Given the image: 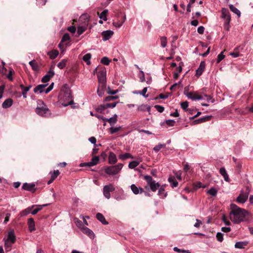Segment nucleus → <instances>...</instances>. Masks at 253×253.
<instances>
[{
  "mask_svg": "<svg viewBox=\"0 0 253 253\" xmlns=\"http://www.w3.org/2000/svg\"><path fill=\"white\" fill-rule=\"evenodd\" d=\"M22 189L23 190L30 191L33 193H34L37 190L36 185L34 183H24L22 185Z\"/></svg>",
  "mask_w": 253,
  "mask_h": 253,
  "instance_id": "9d476101",
  "label": "nucleus"
},
{
  "mask_svg": "<svg viewBox=\"0 0 253 253\" xmlns=\"http://www.w3.org/2000/svg\"><path fill=\"white\" fill-rule=\"evenodd\" d=\"M20 87L22 89V92H27L32 87V85H29L25 87L23 84H20Z\"/></svg>",
  "mask_w": 253,
  "mask_h": 253,
  "instance_id": "a19ab883",
  "label": "nucleus"
},
{
  "mask_svg": "<svg viewBox=\"0 0 253 253\" xmlns=\"http://www.w3.org/2000/svg\"><path fill=\"white\" fill-rule=\"evenodd\" d=\"M13 104V100L11 98L6 99L2 104V107L4 109L9 108Z\"/></svg>",
  "mask_w": 253,
  "mask_h": 253,
  "instance_id": "aec40b11",
  "label": "nucleus"
},
{
  "mask_svg": "<svg viewBox=\"0 0 253 253\" xmlns=\"http://www.w3.org/2000/svg\"><path fill=\"white\" fill-rule=\"evenodd\" d=\"M106 87V84H104V86L103 87H102V84H99V86L97 90V92L99 96L102 97L104 95Z\"/></svg>",
  "mask_w": 253,
  "mask_h": 253,
  "instance_id": "412c9836",
  "label": "nucleus"
},
{
  "mask_svg": "<svg viewBox=\"0 0 253 253\" xmlns=\"http://www.w3.org/2000/svg\"><path fill=\"white\" fill-rule=\"evenodd\" d=\"M29 63L33 70L36 71L39 70V66L35 60H32Z\"/></svg>",
  "mask_w": 253,
  "mask_h": 253,
  "instance_id": "72a5a7b5",
  "label": "nucleus"
},
{
  "mask_svg": "<svg viewBox=\"0 0 253 253\" xmlns=\"http://www.w3.org/2000/svg\"><path fill=\"white\" fill-rule=\"evenodd\" d=\"M36 112L39 115L44 117H48L51 115L50 112L46 105L41 100L37 101V107L36 109Z\"/></svg>",
  "mask_w": 253,
  "mask_h": 253,
  "instance_id": "7ed1b4c3",
  "label": "nucleus"
},
{
  "mask_svg": "<svg viewBox=\"0 0 253 253\" xmlns=\"http://www.w3.org/2000/svg\"><path fill=\"white\" fill-rule=\"evenodd\" d=\"M16 241V236L13 230H10L7 234V239L5 240L4 246L6 250H10L11 245Z\"/></svg>",
  "mask_w": 253,
  "mask_h": 253,
  "instance_id": "39448f33",
  "label": "nucleus"
},
{
  "mask_svg": "<svg viewBox=\"0 0 253 253\" xmlns=\"http://www.w3.org/2000/svg\"><path fill=\"white\" fill-rule=\"evenodd\" d=\"M248 244V241L237 242L235 244V248L237 249H244Z\"/></svg>",
  "mask_w": 253,
  "mask_h": 253,
  "instance_id": "393cba45",
  "label": "nucleus"
},
{
  "mask_svg": "<svg viewBox=\"0 0 253 253\" xmlns=\"http://www.w3.org/2000/svg\"><path fill=\"white\" fill-rule=\"evenodd\" d=\"M137 109L139 111H147L148 112H150L151 110V107L150 106L143 104L138 106Z\"/></svg>",
  "mask_w": 253,
  "mask_h": 253,
  "instance_id": "5701e85b",
  "label": "nucleus"
},
{
  "mask_svg": "<svg viewBox=\"0 0 253 253\" xmlns=\"http://www.w3.org/2000/svg\"><path fill=\"white\" fill-rule=\"evenodd\" d=\"M54 68H55L54 65H51L49 68V71L47 72V73L45 75L46 76H47V77H48L50 79L51 78H52L55 74L54 71Z\"/></svg>",
  "mask_w": 253,
  "mask_h": 253,
  "instance_id": "c756f323",
  "label": "nucleus"
},
{
  "mask_svg": "<svg viewBox=\"0 0 253 253\" xmlns=\"http://www.w3.org/2000/svg\"><path fill=\"white\" fill-rule=\"evenodd\" d=\"M230 20H229L228 21V20H225V22H224V29L226 30H229V28H230Z\"/></svg>",
  "mask_w": 253,
  "mask_h": 253,
  "instance_id": "bf43d9fd",
  "label": "nucleus"
},
{
  "mask_svg": "<svg viewBox=\"0 0 253 253\" xmlns=\"http://www.w3.org/2000/svg\"><path fill=\"white\" fill-rule=\"evenodd\" d=\"M119 158H123V159H125V158H133V157L131 156V155L129 153H126L123 154H121L119 156Z\"/></svg>",
  "mask_w": 253,
  "mask_h": 253,
  "instance_id": "5fc2aeb1",
  "label": "nucleus"
},
{
  "mask_svg": "<svg viewBox=\"0 0 253 253\" xmlns=\"http://www.w3.org/2000/svg\"><path fill=\"white\" fill-rule=\"evenodd\" d=\"M67 60L66 59H63L61 62L58 63L57 67L60 69H63L66 65Z\"/></svg>",
  "mask_w": 253,
  "mask_h": 253,
  "instance_id": "79ce46f5",
  "label": "nucleus"
},
{
  "mask_svg": "<svg viewBox=\"0 0 253 253\" xmlns=\"http://www.w3.org/2000/svg\"><path fill=\"white\" fill-rule=\"evenodd\" d=\"M58 99L62 105L64 107L73 103L71 91L67 84H64L61 88Z\"/></svg>",
  "mask_w": 253,
  "mask_h": 253,
  "instance_id": "f03ea898",
  "label": "nucleus"
},
{
  "mask_svg": "<svg viewBox=\"0 0 253 253\" xmlns=\"http://www.w3.org/2000/svg\"><path fill=\"white\" fill-rule=\"evenodd\" d=\"M123 167V165L122 164L119 163L115 166L105 167L104 171L109 175H115L121 171Z\"/></svg>",
  "mask_w": 253,
  "mask_h": 253,
  "instance_id": "423d86ee",
  "label": "nucleus"
},
{
  "mask_svg": "<svg viewBox=\"0 0 253 253\" xmlns=\"http://www.w3.org/2000/svg\"><path fill=\"white\" fill-rule=\"evenodd\" d=\"M70 39V37L68 33H65L63 36L62 39H61V42H65L66 41H69Z\"/></svg>",
  "mask_w": 253,
  "mask_h": 253,
  "instance_id": "864d4df0",
  "label": "nucleus"
},
{
  "mask_svg": "<svg viewBox=\"0 0 253 253\" xmlns=\"http://www.w3.org/2000/svg\"><path fill=\"white\" fill-rule=\"evenodd\" d=\"M117 104V102H113L112 103H106V104H105V105H106V108H113L116 107Z\"/></svg>",
  "mask_w": 253,
  "mask_h": 253,
  "instance_id": "0e129e2a",
  "label": "nucleus"
},
{
  "mask_svg": "<svg viewBox=\"0 0 253 253\" xmlns=\"http://www.w3.org/2000/svg\"><path fill=\"white\" fill-rule=\"evenodd\" d=\"M110 62L111 60L107 57H103L101 60V62L105 65H108Z\"/></svg>",
  "mask_w": 253,
  "mask_h": 253,
  "instance_id": "49530a36",
  "label": "nucleus"
},
{
  "mask_svg": "<svg viewBox=\"0 0 253 253\" xmlns=\"http://www.w3.org/2000/svg\"><path fill=\"white\" fill-rule=\"evenodd\" d=\"M139 78L141 82H144L145 81L144 73L143 71L140 70L139 74Z\"/></svg>",
  "mask_w": 253,
  "mask_h": 253,
  "instance_id": "603ef678",
  "label": "nucleus"
},
{
  "mask_svg": "<svg viewBox=\"0 0 253 253\" xmlns=\"http://www.w3.org/2000/svg\"><path fill=\"white\" fill-rule=\"evenodd\" d=\"M222 15L221 17L225 20H231V17L229 10L225 8H222L221 10Z\"/></svg>",
  "mask_w": 253,
  "mask_h": 253,
  "instance_id": "dca6fc26",
  "label": "nucleus"
},
{
  "mask_svg": "<svg viewBox=\"0 0 253 253\" xmlns=\"http://www.w3.org/2000/svg\"><path fill=\"white\" fill-rule=\"evenodd\" d=\"M229 8L231 11H232L233 13L237 14L238 17H240L241 16V12L240 10L238 9L236 7H235L233 5L230 4Z\"/></svg>",
  "mask_w": 253,
  "mask_h": 253,
  "instance_id": "2f4dec72",
  "label": "nucleus"
},
{
  "mask_svg": "<svg viewBox=\"0 0 253 253\" xmlns=\"http://www.w3.org/2000/svg\"><path fill=\"white\" fill-rule=\"evenodd\" d=\"M35 206L33 205L31 207H28V208L26 209L24 211H23L21 212V215L22 216H25L27 214L31 212V210Z\"/></svg>",
  "mask_w": 253,
  "mask_h": 253,
  "instance_id": "a18cd8bd",
  "label": "nucleus"
},
{
  "mask_svg": "<svg viewBox=\"0 0 253 253\" xmlns=\"http://www.w3.org/2000/svg\"><path fill=\"white\" fill-rule=\"evenodd\" d=\"M91 58V54L90 53H88L85 54L82 58V59L84 61L87 65H89L91 64L90 59Z\"/></svg>",
  "mask_w": 253,
  "mask_h": 253,
  "instance_id": "cd10ccee",
  "label": "nucleus"
},
{
  "mask_svg": "<svg viewBox=\"0 0 253 253\" xmlns=\"http://www.w3.org/2000/svg\"><path fill=\"white\" fill-rule=\"evenodd\" d=\"M161 45L163 48L166 47L167 45V40L166 37H162L160 38Z\"/></svg>",
  "mask_w": 253,
  "mask_h": 253,
  "instance_id": "58836bf2",
  "label": "nucleus"
},
{
  "mask_svg": "<svg viewBox=\"0 0 253 253\" xmlns=\"http://www.w3.org/2000/svg\"><path fill=\"white\" fill-rule=\"evenodd\" d=\"M49 174L51 176V178L52 180H55L57 177L59 175L60 172L58 170H54L53 172H50Z\"/></svg>",
  "mask_w": 253,
  "mask_h": 253,
  "instance_id": "e433bc0d",
  "label": "nucleus"
},
{
  "mask_svg": "<svg viewBox=\"0 0 253 253\" xmlns=\"http://www.w3.org/2000/svg\"><path fill=\"white\" fill-rule=\"evenodd\" d=\"M121 126L115 127H111L110 128V133L111 134H113L118 132L119 130H120L121 129Z\"/></svg>",
  "mask_w": 253,
  "mask_h": 253,
  "instance_id": "09e8293b",
  "label": "nucleus"
},
{
  "mask_svg": "<svg viewBox=\"0 0 253 253\" xmlns=\"http://www.w3.org/2000/svg\"><path fill=\"white\" fill-rule=\"evenodd\" d=\"M144 26L147 28L148 30H150L152 27V25L151 23L148 21H146L144 22Z\"/></svg>",
  "mask_w": 253,
  "mask_h": 253,
  "instance_id": "774afa93",
  "label": "nucleus"
},
{
  "mask_svg": "<svg viewBox=\"0 0 253 253\" xmlns=\"http://www.w3.org/2000/svg\"><path fill=\"white\" fill-rule=\"evenodd\" d=\"M211 118V116H205V117L200 118L197 120H194L192 122V125H197V124H199L200 123H202L207 122L208 121H209Z\"/></svg>",
  "mask_w": 253,
  "mask_h": 253,
  "instance_id": "2eb2a0df",
  "label": "nucleus"
},
{
  "mask_svg": "<svg viewBox=\"0 0 253 253\" xmlns=\"http://www.w3.org/2000/svg\"><path fill=\"white\" fill-rule=\"evenodd\" d=\"M140 161H133L129 163L128 167L130 169H134L136 167Z\"/></svg>",
  "mask_w": 253,
  "mask_h": 253,
  "instance_id": "ea45409f",
  "label": "nucleus"
},
{
  "mask_svg": "<svg viewBox=\"0 0 253 253\" xmlns=\"http://www.w3.org/2000/svg\"><path fill=\"white\" fill-rule=\"evenodd\" d=\"M144 179L147 182V185L145 187L146 189H149V187L151 191L155 192L160 186L159 182H156L150 175H145Z\"/></svg>",
  "mask_w": 253,
  "mask_h": 253,
  "instance_id": "20e7f679",
  "label": "nucleus"
},
{
  "mask_svg": "<svg viewBox=\"0 0 253 253\" xmlns=\"http://www.w3.org/2000/svg\"><path fill=\"white\" fill-rule=\"evenodd\" d=\"M130 189L132 192L135 194H141L143 193L144 190L140 187H137L135 184H133L130 186Z\"/></svg>",
  "mask_w": 253,
  "mask_h": 253,
  "instance_id": "f3484780",
  "label": "nucleus"
},
{
  "mask_svg": "<svg viewBox=\"0 0 253 253\" xmlns=\"http://www.w3.org/2000/svg\"><path fill=\"white\" fill-rule=\"evenodd\" d=\"M124 22H114L113 25L116 28L121 27L123 24Z\"/></svg>",
  "mask_w": 253,
  "mask_h": 253,
  "instance_id": "338daca9",
  "label": "nucleus"
},
{
  "mask_svg": "<svg viewBox=\"0 0 253 253\" xmlns=\"http://www.w3.org/2000/svg\"><path fill=\"white\" fill-rule=\"evenodd\" d=\"M168 181L170 184V185L172 187H176L178 186V182L175 180L174 176H170V177H169Z\"/></svg>",
  "mask_w": 253,
  "mask_h": 253,
  "instance_id": "a878e982",
  "label": "nucleus"
},
{
  "mask_svg": "<svg viewBox=\"0 0 253 253\" xmlns=\"http://www.w3.org/2000/svg\"><path fill=\"white\" fill-rule=\"evenodd\" d=\"M117 98V96H108L105 98L104 101L109 102Z\"/></svg>",
  "mask_w": 253,
  "mask_h": 253,
  "instance_id": "052dcab7",
  "label": "nucleus"
},
{
  "mask_svg": "<svg viewBox=\"0 0 253 253\" xmlns=\"http://www.w3.org/2000/svg\"><path fill=\"white\" fill-rule=\"evenodd\" d=\"M97 78L99 84H102V87L104 86L106 83V71L105 68H102L98 72Z\"/></svg>",
  "mask_w": 253,
  "mask_h": 253,
  "instance_id": "6e6552de",
  "label": "nucleus"
},
{
  "mask_svg": "<svg viewBox=\"0 0 253 253\" xmlns=\"http://www.w3.org/2000/svg\"><path fill=\"white\" fill-rule=\"evenodd\" d=\"M96 218L100 221L103 224H108V222L106 221L103 215L100 213H97L96 215Z\"/></svg>",
  "mask_w": 253,
  "mask_h": 253,
  "instance_id": "b1692460",
  "label": "nucleus"
},
{
  "mask_svg": "<svg viewBox=\"0 0 253 253\" xmlns=\"http://www.w3.org/2000/svg\"><path fill=\"white\" fill-rule=\"evenodd\" d=\"M58 51L57 50H53L48 52V55L51 59H55L58 55Z\"/></svg>",
  "mask_w": 253,
  "mask_h": 253,
  "instance_id": "473e14b6",
  "label": "nucleus"
},
{
  "mask_svg": "<svg viewBox=\"0 0 253 253\" xmlns=\"http://www.w3.org/2000/svg\"><path fill=\"white\" fill-rule=\"evenodd\" d=\"M83 232L89 236L91 239H93L94 237V234L93 232L89 228L84 227L82 229Z\"/></svg>",
  "mask_w": 253,
  "mask_h": 253,
  "instance_id": "4be33fe9",
  "label": "nucleus"
},
{
  "mask_svg": "<svg viewBox=\"0 0 253 253\" xmlns=\"http://www.w3.org/2000/svg\"><path fill=\"white\" fill-rule=\"evenodd\" d=\"M115 187L112 184L105 185L103 187L104 196L108 199L110 198V192L115 190Z\"/></svg>",
  "mask_w": 253,
  "mask_h": 253,
  "instance_id": "1a4fd4ad",
  "label": "nucleus"
},
{
  "mask_svg": "<svg viewBox=\"0 0 253 253\" xmlns=\"http://www.w3.org/2000/svg\"><path fill=\"white\" fill-rule=\"evenodd\" d=\"M46 206V205H43L42 206H38V207L35 209L33 211H32L31 212L33 215L36 214L40 211H41L43 207Z\"/></svg>",
  "mask_w": 253,
  "mask_h": 253,
  "instance_id": "c03bdc74",
  "label": "nucleus"
},
{
  "mask_svg": "<svg viewBox=\"0 0 253 253\" xmlns=\"http://www.w3.org/2000/svg\"><path fill=\"white\" fill-rule=\"evenodd\" d=\"M158 195L161 198H164L167 196V193L165 192L164 188L161 187L158 191Z\"/></svg>",
  "mask_w": 253,
  "mask_h": 253,
  "instance_id": "7c9ffc66",
  "label": "nucleus"
},
{
  "mask_svg": "<svg viewBox=\"0 0 253 253\" xmlns=\"http://www.w3.org/2000/svg\"><path fill=\"white\" fill-rule=\"evenodd\" d=\"M108 10L107 9H105L104 10H103L100 14L99 15V18L100 19H103V20L104 21H106L107 20V17H106V16H107V14L108 13Z\"/></svg>",
  "mask_w": 253,
  "mask_h": 253,
  "instance_id": "4c0bfd02",
  "label": "nucleus"
},
{
  "mask_svg": "<svg viewBox=\"0 0 253 253\" xmlns=\"http://www.w3.org/2000/svg\"><path fill=\"white\" fill-rule=\"evenodd\" d=\"M190 94H191L190 97H187L188 98L191 99L192 100H203L204 99V97L202 95H199L197 94L196 92H190Z\"/></svg>",
  "mask_w": 253,
  "mask_h": 253,
  "instance_id": "6ab92c4d",
  "label": "nucleus"
},
{
  "mask_svg": "<svg viewBox=\"0 0 253 253\" xmlns=\"http://www.w3.org/2000/svg\"><path fill=\"white\" fill-rule=\"evenodd\" d=\"M219 172L221 174V175L223 176L224 180L228 182L229 181L228 175L226 172V171L224 168H221L219 170Z\"/></svg>",
  "mask_w": 253,
  "mask_h": 253,
  "instance_id": "bb28decb",
  "label": "nucleus"
},
{
  "mask_svg": "<svg viewBox=\"0 0 253 253\" xmlns=\"http://www.w3.org/2000/svg\"><path fill=\"white\" fill-rule=\"evenodd\" d=\"M166 145L165 144H159L158 145L155 146L153 148V150L155 152H159L161 149L165 148Z\"/></svg>",
  "mask_w": 253,
  "mask_h": 253,
  "instance_id": "c9c22d12",
  "label": "nucleus"
},
{
  "mask_svg": "<svg viewBox=\"0 0 253 253\" xmlns=\"http://www.w3.org/2000/svg\"><path fill=\"white\" fill-rule=\"evenodd\" d=\"M238 48L237 47L234 49V51L233 52H231L230 55L232 56L234 58L238 57L239 56V54L238 52Z\"/></svg>",
  "mask_w": 253,
  "mask_h": 253,
  "instance_id": "6e6d98bb",
  "label": "nucleus"
},
{
  "mask_svg": "<svg viewBox=\"0 0 253 253\" xmlns=\"http://www.w3.org/2000/svg\"><path fill=\"white\" fill-rule=\"evenodd\" d=\"M184 94L187 97H190L191 95L190 92H189V86H185L184 89Z\"/></svg>",
  "mask_w": 253,
  "mask_h": 253,
  "instance_id": "13d9d810",
  "label": "nucleus"
},
{
  "mask_svg": "<svg viewBox=\"0 0 253 253\" xmlns=\"http://www.w3.org/2000/svg\"><path fill=\"white\" fill-rule=\"evenodd\" d=\"M155 108L160 113H162L164 111V107L159 105H155Z\"/></svg>",
  "mask_w": 253,
  "mask_h": 253,
  "instance_id": "e2e57ef3",
  "label": "nucleus"
},
{
  "mask_svg": "<svg viewBox=\"0 0 253 253\" xmlns=\"http://www.w3.org/2000/svg\"><path fill=\"white\" fill-rule=\"evenodd\" d=\"M106 109L105 104H102L99 105L96 109V110L97 112L100 113H103V111L105 109Z\"/></svg>",
  "mask_w": 253,
  "mask_h": 253,
  "instance_id": "37998d69",
  "label": "nucleus"
},
{
  "mask_svg": "<svg viewBox=\"0 0 253 253\" xmlns=\"http://www.w3.org/2000/svg\"><path fill=\"white\" fill-rule=\"evenodd\" d=\"M218 241L222 242L223 240V234L221 232H217L216 235Z\"/></svg>",
  "mask_w": 253,
  "mask_h": 253,
  "instance_id": "8fccbe9b",
  "label": "nucleus"
},
{
  "mask_svg": "<svg viewBox=\"0 0 253 253\" xmlns=\"http://www.w3.org/2000/svg\"><path fill=\"white\" fill-rule=\"evenodd\" d=\"M203 96L204 97V99H205L206 98V100L209 102L211 101V103L214 102V99H212V97L210 95L204 94V95Z\"/></svg>",
  "mask_w": 253,
  "mask_h": 253,
  "instance_id": "680f3d73",
  "label": "nucleus"
},
{
  "mask_svg": "<svg viewBox=\"0 0 253 253\" xmlns=\"http://www.w3.org/2000/svg\"><path fill=\"white\" fill-rule=\"evenodd\" d=\"M114 34L113 31L111 30H107L103 31L102 33V40L104 41L108 40L110 39Z\"/></svg>",
  "mask_w": 253,
  "mask_h": 253,
  "instance_id": "4468645a",
  "label": "nucleus"
},
{
  "mask_svg": "<svg viewBox=\"0 0 253 253\" xmlns=\"http://www.w3.org/2000/svg\"><path fill=\"white\" fill-rule=\"evenodd\" d=\"M206 67V63L205 61H201L199 67L196 70V76L199 77L203 73Z\"/></svg>",
  "mask_w": 253,
  "mask_h": 253,
  "instance_id": "ddd939ff",
  "label": "nucleus"
},
{
  "mask_svg": "<svg viewBox=\"0 0 253 253\" xmlns=\"http://www.w3.org/2000/svg\"><path fill=\"white\" fill-rule=\"evenodd\" d=\"M28 224L29 230L30 232H33L36 230L35 221L33 218H30L28 220Z\"/></svg>",
  "mask_w": 253,
  "mask_h": 253,
  "instance_id": "a211bd4d",
  "label": "nucleus"
},
{
  "mask_svg": "<svg viewBox=\"0 0 253 253\" xmlns=\"http://www.w3.org/2000/svg\"><path fill=\"white\" fill-rule=\"evenodd\" d=\"M86 29V28L84 26H79L78 27V34L81 35L83 34Z\"/></svg>",
  "mask_w": 253,
  "mask_h": 253,
  "instance_id": "de8ad7c7",
  "label": "nucleus"
},
{
  "mask_svg": "<svg viewBox=\"0 0 253 253\" xmlns=\"http://www.w3.org/2000/svg\"><path fill=\"white\" fill-rule=\"evenodd\" d=\"M118 116L117 114H114V116L109 119H107L106 122L107 121L111 126L115 125L117 122Z\"/></svg>",
  "mask_w": 253,
  "mask_h": 253,
  "instance_id": "c85d7f7f",
  "label": "nucleus"
},
{
  "mask_svg": "<svg viewBox=\"0 0 253 253\" xmlns=\"http://www.w3.org/2000/svg\"><path fill=\"white\" fill-rule=\"evenodd\" d=\"M99 160V159H91L90 162L81 163L80 166L81 167H86L89 168L98 164Z\"/></svg>",
  "mask_w": 253,
  "mask_h": 253,
  "instance_id": "f8f14e48",
  "label": "nucleus"
},
{
  "mask_svg": "<svg viewBox=\"0 0 253 253\" xmlns=\"http://www.w3.org/2000/svg\"><path fill=\"white\" fill-rule=\"evenodd\" d=\"M224 57L225 55L223 54V52H221L217 56V63H219Z\"/></svg>",
  "mask_w": 253,
  "mask_h": 253,
  "instance_id": "4d7b16f0",
  "label": "nucleus"
},
{
  "mask_svg": "<svg viewBox=\"0 0 253 253\" xmlns=\"http://www.w3.org/2000/svg\"><path fill=\"white\" fill-rule=\"evenodd\" d=\"M230 219L235 224H239L245 221L249 214L246 210L239 208L234 204L230 205Z\"/></svg>",
  "mask_w": 253,
  "mask_h": 253,
  "instance_id": "f257e3e1",
  "label": "nucleus"
},
{
  "mask_svg": "<svg viewBox=\"0 0 253 253\" xmlns=\"http://www.w3.org/2000/svg\"><path fill=\"white\" fill-rule=\"evenodd\" d=\"M217 193V190L213 187L210 188L208 191L207 194L212 196H216Z\"/></svg>",
  "mask_w": 253,
  "mask_h": 253,
  "instance_id": "f704fd0d",
  "label": "nucleus"
},
{
  "mask_svg": "<svg viewBox=\"0 0 253 253\" xmlns=\"http://www.w3.org/2000/svg\"><path fill=\"white\" fill-rule=\"evenodd\" d=\"M147 91V88L144 87L141 91H140L139 92H134V93H137V94L139 93L140 95H142L143 96H144L145 97H147L148 96V95H145V93H146Z\"/></svg>",
  "mask_w": 253,
  "mask_h": 253,
  "instance_id": "3c124183",
  "label": "nucleus"
},
{
  "mask_svg": "<svg viewBox=\"0 0 253 253\" xmlns=\"http://www.w3.org/2000/svg\"><path fill=\"white\" fill-rule=\"evenodd\" d=\"M248 189V187H247V192L244 194L242 193L240 194L239 196L237 198V201L238 203L243 204L246 202L248 198V195L249 193Z\"/></svg>",
  "mask_w": 253,
  "mask_h": 253,
  "instance_id": "9b49d317",
  "label": "nucleus"
},
{
  "mask_svg": "<svg viewBox=\"0 0 253 253\" xmlns=\"http://www.w3.org/2000/svg\"><path fill=\"white\" fill-rule=\"evenodd\" d=\"M53 85L54 83H52L49 86L45 88L47 84H39L34 88V91L35 93H42V92L47 93L52 89Z\"/></svg>",
  "mask_w": 253,
  "mask_h": 253,
  "instance_id": "0eeeda50",
  "label": "nucleus"
},
{
  "mask_svg": "<svg viewBox=\"0 0 253 253\" xmlns=\"http://www.w3.org/2000/svg\"><path fill=\"white\" fill-rule=\"evenodd\" d=\"M181 108L183 109L186 110L187 109L188 107V102L185 101V102H183L181 103Z\"/></svg>",
  "mask_w": 253,
  "mask_h": 253,
  "instance_id": "69168bd1",
  "label": "nucleus"
}]
</instances>
